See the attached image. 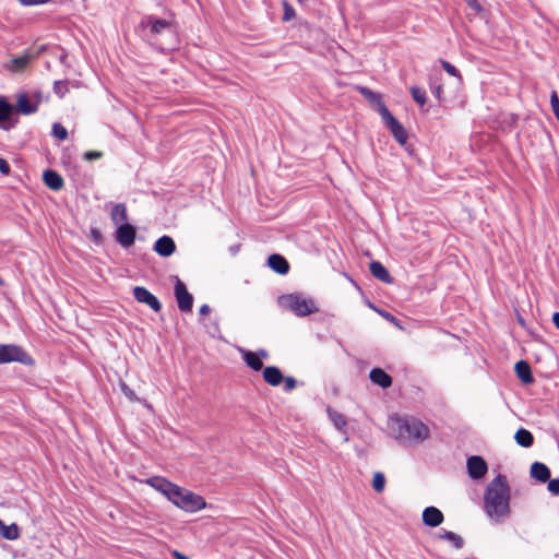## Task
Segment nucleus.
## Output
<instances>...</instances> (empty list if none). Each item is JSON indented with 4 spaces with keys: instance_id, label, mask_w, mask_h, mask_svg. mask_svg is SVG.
<instances>
[{
    "instance_id": "nucleus-1",
    "label": "nucleus",
    "mask_w": 559,
    "mask_h": 559,
    "mask_svg": "<svg viewBox=\"0 0 559 559\" xmlns=\"http://www.w3.org/2000/svg\"><path fill=\"white\" fill-rule=\"evenodd\" d=\"M145 484L166 497L177 508L185 512L194 513L206 508L205 499L186 488H182L164 477L147 478Z\"/></svg>"
},
{
    "instance_id": "nucleus-2",
    "label": "nucleus",
    "mask_w": 559,
    "mask_h": 559,
    "mask_svg": "<svg viewBox=\"0 0 559 559\" xmlns=\"http://www.w3.org/2000/svg\"><path fill=\"white\" fill-rule=\"evenodd\" d=\"M484 508L487 515L496 522H502L510 515V487L504 476L498 475L488 484L484 495Z\"/></svg>"
},
{
    "instance_id": "nucleus-3",
    "label": "nucleus",
    "mask_w": 559,
    "mask_h": 559,
    "mask_svg": "<svg viewBox=\"0 0 559 559\" xmlns=\"http://www.w3.org/2000/svg\"><path fill=\"white\" fill-rule=\"evenodd\" d=\"M388 426L396 438L412 443H418L429 437L428 427L413 417L391 416Z\"/></svg>"
},
{
    "instance_id": "nucleus-4",
    "label": "nucleus",
    "mask_w": 559,
    "mask_h": 559,
    "mask_svg": "<svg viewBox=\"0 0 559 559\" xmlns=\"http://www.w3.org/2000/svg\"><path fill=\"white\" fill-rule=\"evenodd\" d=\"M277 304L282 309L290 311L297 317H307L319 311L317 301L300 293L280 296Z\"/></svg>"
},
{
    "instance_id": "nucleus-5",
    "label": "nucleus",
    "mask_w": 559,
    "mask_h": 559,
    "mask_svg": "<svg viewBox=\"0 0 559 559\" xmlns=\"http://www.w3.org/2000/svg\"><path fill=\"white\" fill-rule=\"evenodd\" d=\"M379 114L382 120L385 122L386 127L390 129L395 140L401 145H404L408 138L404 127L391 115L385 105H381Z\"/></svg>"
},
{
    "instance_id": "nucleus-6",
    "label": "nucleus",
    "mask_w": 559,
    "mask_h": 559,
    "mask_svg": "<svg viewBox=\"0 0 559 559\" xmlns=\"http://www.w3.org/2000/svg\"><path fill=\"white\" fill-rule=\"evenodd\" d=\"M12 361L32 364V358L16 345L0 344V364H8Z\"/></svg>"
},
{
    "instance_id": "nucleus-7",
    "label": "nucleus",
    "mask_w": 559,
    "mask_h": 559,
    "mask_svg": "<svg viewBox=\"0 0 559 559\" xmlns=\"http://www.w3.org/2000/svg\"><path fill=\"white\" fill-rule=\"evenodd\" d=\"M175 296L178 302V307L181 311H190L193 305V297L188 292L183 282H181L178 277L176 278L175 284Z\"/></svg>"
},
{
    "instance_id": "nucleus-8",
    "label": "nucleus",
    "mask_w": 559,
    "mask_h": 559,
    "mask_svg": "<svg viewBox=\"0 0 559 559\" xmlns=\"http://www.w3.org/2000/svg\"><path fill=\"white\" fill-rule=\"evenodd\" d=\"M466 467H467L468 476L472 479L483 478L488 471L486 461L481 456H478V455H473V456L468 457Z\"/></svg>"
},
{
    "instance_id": "nucleus-9",
    "label": "nucleus",
    "mask_w": 559,
    "mask_h": 559,
    "mask_svg": "<svg viewBox=\"0 0 559 559\" xmlns=\"http://www.w3.org/2000/svg\"><path fill=\"white\" fill-rule=\"evenodd\" d=\"M241 357L248 367H250L254 371H259L263 367V359L267 358V353L264 349L259 352H250L243 348L239 349Z\"/></svg>"
},
{
    "instance_id": "nucleus-10",
    "label": "nucleus",
    "mask_w": 559,
    "mask_h": 559,
    "mask_svg": "<svg viewBox=\"0 0 559 559\" xmlns=\"http://www.w3.org/2000/svg\"><path fill=\"white\" fill-rule=\"evenodd\" d=\"M14 115V106L10 104L5 97L0 96V128L9 130L13 128L16 121L12 120Z\"/></svg>"
},
{
    "instance_id": "nucleus-11",
    "label": "nucleus",
    "mask_w": 559,
    "mask_h": 559,
    "mask_svg": "<svg viewBox=\"0 0 559 559\" xmlns=\"http://www.w3.org/2000/svg\"><path fill=\"white\" fill-rule=\"evenodd\" d=\"M133 296L136 299V301L147 305L152 310L156 312L159 311L162 308V305L158 301V299L144 287H134Z\"/></svg>"
},
{
    "instance_id": "nucleus-12",
    "label": "nucleus",
    "mask_w": 559,
    "mask_h": 559,
    "mask_svg": "<svg viewBox=\"0 0 559 559\" xmlns=\"http://www.w3.org/2000/svg\"><path fill=\"white\" fill-rule=\"evenodd\" d=\"M117 241L124 248H129L133 245L135 239V228L126 223L121 224L117 228Z\"/></svg>"
},
{
    "instance_id": "nucleus-13",
    "label": "nucleus",
    "mask_w": 559,
    "mask_h": 559,
    "mask_svg": "<svg viewBox=\"0 0 559 559\" xmlns=\"http://www.w3.org/2000/svg\"><path fill=\"white\" fill-rule=\"evenodd\" d=\"M421 518L424 524L429 527H437L442 524L444 520L443 513L436 507H427L424 509Z\"/></svg>"
},
{
    "instance_id": "nucleus-14",
    "label": "nucleus",
    "mask_w": 559,
    "mask_h": 559,
    "mask_svg": "<svg viewBox=\"0 0 559 559\" xmlns=\"http://www.w3.org/2000/svg\"><path fill=\"white\" fill-rule=\"evenodd\" d=\"M31 58V55L16 56L5 61L3 68L11 73H20L29 64Z\"/></svg>"
},
{
    "instance_id": "nucleus-15",
    "label": "nucleus",
    "mask_w": 559,
    "mask_h": 559,
    "mask_svg": "<svg viewBox=\"0 0 559 559\" xmlns=\"http://www.w3.org/2000/svg\"><path fill=\"white\" fill-rule=\"evenodd\" d=\"M16 103L14 106V114L31 115L35 111V106L31 103V99L25 92H19L15 95Z\"/></svg>"
},
{
    "instance_id": "nucleus-16",
    "label": "nucleus",
    "mask_w": 559,
    "mask_h": 559,
    "mask_svg": "<svg viewBox=\"0 0 559 559\" xmlns=\"http://www.w3.org/2000/svg\"><path fill=\"white\" fill-rule=\"evenodd\" d=\"M155 252L160 257H169L176 250V245L169 236L158 238L154 245Z\"/></svg>"
},
{
    "instance_id": "nucleus-17",
    "label": "nucleus",
    "mask_w": 559,
    "mask_h": 559,
    "mask_svg": "<svg viewBox=\"0 0 559 559\" xmlns=\"http://www.w3.org/2000/svg\"><path fill=\"white\" fill-rule=\"evenodd\" d=\"M43 180L45 185L53 191L60 190L64 183L62 177L53 170H46L43 174Z\"/></svg>"
},
{
    "instance_id": "nucleus-18",
    "label": "nucleus",
    "mask_w": 559,
    "mask_h": 559,
    "mask_svg": "<svg viewBox=\"0 0 559 559\" xmlns=\"http://www.w3.org/2000/svg\"><path fill=\"white\" fill-rule=\"evenodd\" d=\"M269 266L278 274H286L289 270L288 262L280 254H272L267 260Z\"/></svg>"
},
{
    "instance_id": "nucleus-19",
    "label": "nucleus",
    "mask_w": 559,
    "mask_h": 559,
    "mask_svg": "<svg viewBox=\"0 0 559 559\" xmlns=\"http://www.w3.org/2000/svg\"><path fill=\"white\" fill-rule=\"evenodd\" d=\"M369 377L373 383L380 385L383 389H386L392 384L391 377L386 372H384L382 369H379V368L372 369L370 371Z\"/></svg>"
},
{
    "instance_id": "nucleus-20",
    "label": "nucleus",
    "mask_w": 559,
    "mask_h": 559,
    "mask_svg": "<svg viewBox=\"0 0 559 559\" xmlns=\"http://www.w3.org/2000/svg\"><path fill=\"white\" fill-rule=\"evenodd\" d=\"M263 379L270 385L276 386L283 381V374L277 367L271 366L263 370Z\"/></svg>"
},
{
    "instance_id": "nucleus-21",
    "label": "nucleus",
    "mask_w": 559,
    "mask_h": 559,
    "mask_svg": "<svg viewBox=\"0 0 559 559\" xmlns=\"http://www.w3.org/2000/svg\"><path fill=\"white\" fill-rule=\"evenodd\" d=\"M370 273L383 283H391L392 277L390 276L388 270L382 265V263L378 261H373L370 263Z\"/></svg>"
},
{
    "instance_id": "nucleus-22",
    "label": "nucleus",
    "mask_w": 559,
    "mask_h": 559,
    "mask_svg": "<svg viewBox=\"0 0 559 559\" xmlns=\"http://www.w3.org/2000/svg\"><path fill=\"white\" fill-rule=\"evenodd\" d=\"M515 372H516V376L521 379V381L525 384H530L534 380L533 376H532L531 367L524 360L518 361L515 364Z\"/></svg>"
},
{
    "instance_id": "nucleus-23",
    "label": "nucleus",
    "mask_w": 559,
    "mask_h": 559,
    "mask_svg": "<svg viewBox=\"0 0 559 559\" xmlns=\"http://www.w3.org/2000/svg\"><path fill=\"white\" fill-rule=\"evenodd\" d=\"M531 475L535 479L545 483L550 477V471L545 464L535 462L531 466Z\"/></svg>"
},
{
    "instance_id": "nucleus-24",
    "label": "nucleus",
    "mask_w": 559,
    "mask_h": 559,
    "mask_svg": "<svg viewBox=\"0 0 559 559\" xmlns=\"http://www.w3.org/2000/svg\"><path fill=\"white\" fill-rule=\"evenodd\" d=\"M111 219L115 224L118 226L121 224H126L128 216H127V209L123 204H116L111 210Z\"/></svg>"
},
{
    "instance_id": "nucleus-25",
    "label": "nucleus",
    "mask_w": 559,
    "mask_h": 559,
    "mask_svg": "<svg viewBox=\"0 0 559 559\" xmlns=\"http://www.w3.org/2000/svg\"><path fill=\"white\" fill-rule=\"evenodd\" d=\"M328 415L331 421L333 423L334 427L337 430L345 432V428L347 425L346 418L341 413L332 408H328Z\"/></svg>"
},
{
    "instance_id": "nucleus-26",
    "label": "nucleus",
    "mask_w": 559,
    "mask_h": 559,
    "mask_svg": "<svg viewBox=\"0 0 559 559\" xmlns=\"http://www.w3.org/2000/svg\"><path fill=\"white\" fill-rule=\"evenodd\" d=\"M0 535L9 540L16 539L19 537V528L15 524L7 525L0 520Z\"/></svg>"
},
{
    "instance_id": "nucleus-27",
    "label": "nucleus",
    "mask_w": 559,
    "mask_h": 559,
    "mask_svg": "<svg viewBox=\"0 0 559 559\" xmlns=\"http://www.w3.org/2000/svg\"><path fill=\"white\" fill-rule=\"evenodd\" d=\"M438 538L441 540H447L451 543L455 548L460 549L463 547V539L460 535L450 532V531H441L438 534Z\"/></svg>"
},
{
    "instance_id": "nucleus-28",
    "label": "nucleus",
    "mask_w": 559,
    "mask_h": 559,
    "mask_svg": "<svg viewBox=\"0 0 559 559\" xmlns=\"http://www.w3.org/2000/svg\"><path fill=\"white\" fill-rule=\"evenodd\" d=\"M515 441L518 442V444L524 447V448H528L533 444V435L526 430V429H519L516 432H515Z\"/></svg>"
},
{
    "instance_id": "nucleus-29",
    "label": "nucleus",
    "mask_w": 559,
    "mask_h": 559,
    "mask_svg": "<svg viewBox=\"0 0 559 559\" xmlns=\"http://www.w3.org/2000/svg\"><path fill=\"white\" fill-rule=\"evenodd\" d=\"M360 93L371 103L377 105L378 110L381 108V105H384V103L381 100L380 96L376 94L374 92L370 91L369 88L361 87Z\"/></svg>"
},
{
    "instance_id": "nucleus-30",
    "label": "nucleus",
    "mask_w": 559,
    "mask_h": 559,
    "mask_svg": "<svg viewBox=\"0 0 559 559\" xmlns=\"http://www.w3.org/2000/svg\"><path fill=\"white\" fill-rule=\"evenodd\" d=\"M385 486V477L382 473L378 472L373 474L372 477V488L377 492H381L384 489Z\"/></svg>"
},
{
    "instance_id": "nucleus-31",
    "label": "nucleus",
    "mask_w": 559,
    "mask_h": 559,
    "mask_svg": "<svg viewBox=\"0 0 559 559\" xmlns=\"http://www.w3.org/2000/svg\"><path fill=\"white\" fill-rule=\"evenodd\" d=\"M411 93L414 98V100L419 104L420 106L425 105L426 103V92L423 88L412 86Z\"/></svg>"
},
{
    "instance_id": "nucleus-32",
    "label": "nucleus",
    "mask_w": 559,
    "mask_h": 559,
    "mask_svg": "<svg viewBox=\"0 0 559 559\" xmlns=\"http://www.w3.org/2000/svg\"><path fill=\"white\" fill-rule=\"evenodd\" d=\"M52 134L60 141H63L68 138L67 129L60 123H55L52 126Z\"/></svg>"
},
{
    "instance_id": "nucleus-33",
    "label": "nucleus",
    "mask_w": 559,
    "mask_h": 559,
    "mask_svg": "<svg viewBox=\"0 0 559 559\" xmlns=\"http://www.w3.org/2000/svg\"><path fill=\"white\" fill-rule=\"evenodd\" d=\"M283 8H284V15H283L284 21L287 22L295 17L296 12H295L294 8L287 1H283Z\"/></svg>"
},
{
    "instance_id": "nucleus-34",
    "label": "nucleus",
    "mask_w": 559,
    "mask_h": 559,
    "mask_svg": "<svg viewBox=\"0 0 559 559\" xmlns=\"http://www.w3.org/2000/svg\"><path fill=\"white\" fill-rule=\"evenodd\" d=\"M441 66L447 73H449L452 76L457 78L459 81H461L460 72L457 71V69L454 66H452L450 62L444 61V60L441 61Z\"/></svg>"
},
{
    "instance_id": "nucleus-35",
    "label": "nucleus",
    "mask_w": 559,
    "mask_h": 559,
    "mask_svg": "<svg viewBox=\"0 0 559 559\" xmlns=\"http://www.w3.org/2000/svg\"><path fill=\"white\" fill-rule=\"evenodd\" d=\"M169 27V23L164 20H156L152 24V32L153 33H160L162 31Z\"/></svg>"
},
{
    "instance_id": "nucleus-36",
    "label": "nucleus",
    "mask_w": 559,
    "mask_h": 559,
    "mask_svg": "<svg viewBox=\"0 0 559 559\" xmlns=\"http://www.w3.org/2000/svg\"><path fill=\"white\" fill-rule=\"evenodd\" d=\"M550 105L556 118L559 119V97L555 91L550 95Z\"/></svg>"
},
{
    "instance_id": "nucleus-37",
    "label": "nucleus",
    "mask_w": 559,
    "mask_h": 559,
    "mask_svg": "<svg viewBox=\"0 0 559 559\" xmlns=\"http://www.w3.org/2000/svg\"><path fill=\"white\" fill-rule=\"evenodd\" d=\"M55 92L58 96L62 97L68 92V83L67 82H56L55 83Z\"/></svg>"
},
{
    "instance_id": "nucleus-38",
    "label": "nucleus",
    "mask_w": 559,
    "mask_h": 559,
    "mask_svg": "<svg viewBox=\"0 0 559 559\" xmlns=\"http://www.w3.org/2000/svg\"><path fill=\"white\" fill-rule=\"evenodd\" d=\"M103 156V153L102 152H98V151H88L84 154V159L85 160H94V159H99L102 158Z\"/></svg>"
},
{
    "instance_id": "nucleus-39",
    "label": "nucleus",
    "mask_w": 559,
    "mask_h": 559,
    "mask_svg": "<svg viewBox=\"0 0 559 559\" xmlns=\"http://www.w3.org/2000/svg\"><path fill=\"white\" fill-rule=\"evenodd\" d=\"M548 490L554 495H559V479H551L548 483Z\"/></svg>"
},
{
    "instance_id": "nucleus-40",
    "label": "nucleus",
    "mask_w": 559,
    "mask_h": 559,
    "mask_svg": "<svg viewBox=\"0 0 559 559\" xmlns=\"http://www.w3.org/2000/svg\"><path fill=\"white\" fill-rule=\"evenodd\" d=\"M121 390L130 401L136 400L135 393L127 384H121Z\"/></svg>"
},
{
    "instance_id": "nucleus-41",
    "label": "nucleus",
    "mask_w": 559,
    "mask_h": 559,
    "mask_svg": "<svg viewBox=\"0 0 559 559\" xmlns=\"http://www.w3.org/2000/svg\"><path fill=\"white\" fill-rule=\"evenodd\" d=\"M0 173L2 175H8L10 173V166L8 162L3 158H0Z\"/></svg>"
},
{
    "instance_id": "nucleus-42",
    "label": "nucleus",
    "mask_w": 559,
    "mask_h": 559,
    "mask_svg": "<svg viewBox=\"0 0 559 559\" xmlns=\"http://www.w3.org/2000/svg\"><path fill=\"white\" fill-rule=\"evenodd\" d=\"M296 388V380L294 378H286L285 379V390L286 391H292Z\"/></svg>"
},
{
    "instance_id": "nucleus-43",
    "label": "nucleus",
    "mask_w": 559,
    "mask_h": 559,
    "mask_svg": "<svg viewBox=\"0 0 559 559\" xmlns=\"http://www.w3.org/2000/svg\"><path fill=\"white\" fill-rule=\"evenodd\" d=\"M466 2H467V4H468L472 9H474V10H476V11H479V10H480V5H479V3L477 2V0H466Z\"/></svg>"
},
{
    "instance_id": "nucleus-44",
    "label": "nucleus",
    "mask_w": 559,
    "mask_h": 559,
    "mask_svg": "<svg viewBox=\"0 0 559 559\" xmlns=\"http://www.w3.org/2000/svg\"><path fill=\"white\" fill-rule=\"evenodd\" d=\"M210 311H211V309H210V307L207 305H203L200 308V313L203 314V316L209 314Z\"/></svg>"
},
{
    "instance_id": "nucleus-45",
    "label": "nucleus",
    "mask_w": 559,
    "mask_h": 559,
    "mask_svg": "<svg viewBox=\"0 0 559 559\" xmlns=\"http://www.w3.org/2000/svg\"><path fill=\"white\" fill-rule=\"evenodd\" d=\"M552 322L556 325V328L559 330V312L554 313Z\"/></svg>"
},
{
    "instance_id": "nucleus-46",
    "label": "nucleus",
    "mask_w": 559,
    "mask_h": 559,
    "mask_svg": "<svg viewBox=\"0 0 559 559\" xmlns=\"http://www.w3.org/2000/svg\"><path fill=\"white\" fill-rule=\"evenodd\" d=\"M173 556H174L176 559H188L183 554H181V552H179V551H177V550H175V551L173 552Z\"/></svg>"
},
{
    "instance_id": "nucleus-47",
    "label": "nucleus",
    "mask_w": 559,
    "mask_h": 559,
    "mask_svg": "<svg viewBox=\"0 0 559 559\" xmlns=\"http://www.w3.org/2000/svg\"><path fill=\"white\" fill-rule=\"evenodd\" d=\"M435 95L437 98H441V94H442V87L441 86H437L433 91Z\"/></svg>"
},
{
    "instance_id": "nucleus-48",
    "label": "nucleus",
    "mask_w": 559,
    "mask_h": 559,
    "mask_svg": "<svg viewBox=\"0 0 559 559\" xmlns=\"http://www.w3.org/2000/svg\"><path fill=\"white\" fill-rule=\"evenodd\" d=\"M23 5H33L35 4V0H17Z\"/></svg>"
},
{
    "instance_id": "nucleus-49",
    "label": "nucleus",
    "mask_w": 559,
    "mask_h": 559,
    "mask_svg": "<svg viewBox=\"0 0 559 559\" xmlns=\"http://www.w3.org/2000/svg\"><path fill=\"white\" fill-rule=\"evenodd\" d=\"M518 322H519V324H520L521 326H525V321H524V319H523L522 317H519V318H518Z\"/></svg>"
},
{
    "instance_id": "nucleus-50",
    "label": "nucleus",
    "mask_w": 559,
    "mask_h": 559,
    "mask_svg": "<svg viewBox=\"0 0 559 559\" xmlns=\"http://www.w3.org/2000/svg\"><path fill=\"white\" fill-rule=\"evenodd\" d=\"M93 237L98 238L99 234L96 230H93Z\"/></svg>"
},
{
    "instance_id": "nucleus-51",
    "label": "nucleus",
    "mask_w": 559,
    "mask_h": 559,
    "mask_svg": "<svg viewBox=\"0 0 559 559\" xmlns=\"http://www.w3.org/2000/svg\"><path fill=\"white\" fill-rule=\"evenodd\" d=\"M48 1H49V0H37V4H38V3H46V2H48Z\"/></svg>"
},
{
    "instance_id": "nucleus-52",
    "label": "nucleus",
    "mask_w": 559,
    "mask_h": 559,
    "mask_svg": "<svg viewBox=\"0 0 559 559\" xmlns=\"http://www.w3.org/2000/svg\"><path fill=\"white\" fill-rule=\"evenodd\" d=\"M299 2H304L305 0H298Z\"/></svg>"
}]
</instances>
